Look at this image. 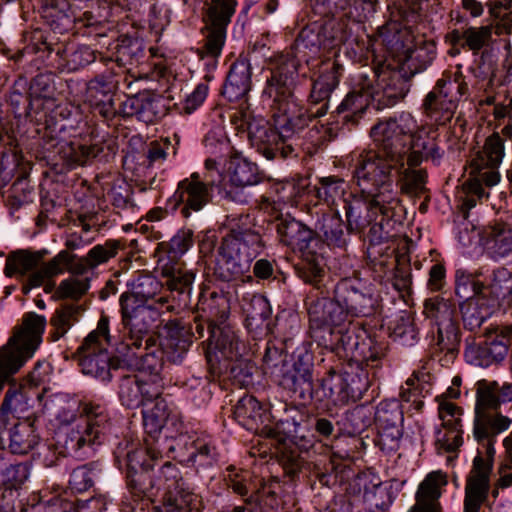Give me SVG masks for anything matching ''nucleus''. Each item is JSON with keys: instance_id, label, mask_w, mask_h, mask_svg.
Instances as JSON below:
<instances>
[{"instance_id": "f257e3e1", "label": "nucleus", "mask_w": 512, "mask_h": 512, "mask_svg": "<svg viewBox=\"0 0 512 512\" xmlns=\"http://www.w3.org/2000/svg\"><path fill=\"white\" fill-rule=\"evenodd\" d=\"M511 401L512 385L500 386L496 381L485 379L476 383L473 436L485 449L486 459L477 455L473 460L465 487L464 512H480L488 497L496 437L512 425V419L498 410L501 404Z\"/></svg>"}, {"instance_id": "f03ea898", "label": "nucleus", "mask_w": 512, "mask_h": 512, "mask_svg": "<svg viewBox=\"0 0 512 512\" xmlns=\"http://www.w3.org/2000/svg\"><path fill=\"white\" fill-rule=\"evenodd\" d=\"M416 129L417 121L409 113L379 121L370 131L375 149L358 154L354 166L362 175L372 174L394 184L393 172L405 166V157Z\"/></svg>"}, {"instance_id": "7ed1b4c3", "label": "nucleus", "mask_w": 512, "mask_h": 512, "mask_svg": "<svg viewBox=\"0 0 512 512\" xmlns=\"http://www.w3.org/2000/svg\"><path fill=\"white\" fill-rule=\"evenodd\" d=\"M354 178L360 195L344 199L346 229L348 233H360L376 219L378 214L391 217L398 204L394 185L375 175H362L354 166Z\"/></svg>"}, {"instance_id": "20e7f679", "label": "nucleus", "mask_w": 512, "mask_h": 512, "mask_svg": "<svg viewBox=\"0 0 512 512\" xmlns=\"http://www.w3.org/2000/svg\"><path fill=\"white\" fill-rule=\"evenodd\" d=\"M307 114L306 110H299L296 116L284 115L278 130L270 127L264 118L255 117L248 109L235 114L234 121L240 120L239 127L247 130L251 145L266 159H287L298 156L293 136L311 121Z\"/></svg>"}, {"instance_id": "39448f33", "label": "nucleus", "mask_w": 512, "mask_h": 512, "mask_svg": "<svg viewBox=\"0 0 512 512\" xmlns=\"http://www.w3.org/2000/svg\"><path fill=\"white\" fill-rule=\"evenodd\" d=\"M167 338L163 348H156L143 355H136L132 348V340L127 336L126 341L121 342L122 359L128 363L125 369L139 372L150 377V384L163 385L161 371L164 366V355L168 361L180 364L187 355L192 344V325L183 318L170 320L166 323Z\"/></svg>"}, {"instance_id": "423d86ee", "label": "nucleus", "mask_w": 512, "mask_h": 512, "mask_svg": "<svg viewBox=\"0 0 512 512\" xmlns=\"http://www.w3.org/2000/svg\"><path fill=\"white\" fill-rule=\"evenodd\" d=\"M250 223L249 215L242 216L223 238L214 268L219 279L228 282L241 278L262 251V237L259 232L247 227Z\"/></svg>"}, {"instance_id": "0eeeda50", "label": "nucleus", "mask_w": 512, "mask_h": 512, "mask_svg": "<svg viewBox=\"0 0 512 512\" xmlns=\"http://www.w3.org/2000/svg\"><path fill=\"white\" fill-rule=\"evenodd\" d=\"M47 29H35L32 32L28 49L38 54L50 64L59 60H68V32L76 23V17L67 0H47L42 11Z\"/></svg>"}, {"instance_id": "6e6552de", "label": "nucleus", "mask_w": 512, "mask_h": 512, "mask_svg": "<svg viewBox=\"0 0 512 512\" xmlns=\"http://www.w3.org/2000/svg\"><path fill=\"white\" fill-rule=\"evenodd\" d=\"M111 336L109 333V318L102 315L95 330L91 331L77 348L79 366L83 374L102 382H110L125 366L122 359L121 343L113 353L108 352Z\"/></svg>"}, {"instance_id": "1a4fd4ad", "label": "nucleus", "mask_w": 512, "mask_h": 512, "mask_svg": "<svg viewBox=\"0 0 512 512\" xmlns=\"http://www.w3.org/2000/svg\"><path fill=\"white\" fill-rule=\"evenodd\" d=\"M47 254L46 249L11 251L5 260L4 274L19 279L22 293L28 295L33 288L41 287L47 278L62 274L63 263H69L73 258L67 251H60L51 260L44 262Z\"/></svg>"}, {"instance_id": "9d476101", "label": "nucleus", "mask_w": 512, "mask_h": 512, "mask_svg": "<svg viewBox=\"0 0 512 512\" xmlns=\"http://www.w3.org/2000/svg\"><path fill=\"white\" fill-rule=\"evenodd\" d=\"M191 244L192 229L189 228L180 229L169 242L160 244L167 251L170 261L173 262L167 281L173 302V304L167 305L169 312H189L191 309L192 271L180 261Z\"/></svg>"}, {"instance_id": "9b49d317", "label": "nucleus", "mask_w": 512, "mask_h": 512, "mask_svg": "<svg viewBox=\"0 0 512 512\" xmlns=\"http://www.w3.org/2000/svg\"><path fill=\"white\" fill-rule=\"evenodd\" d=\"M469 87L460 70L444 72L422 102L424 115L438 125H445L453 118L461 98Z\"/></svg>"}, {"instance_id": "f8f14e48", "label": "nucleus", "mask_w": 512, "mask_h": 512, "mask_svg": "<svg viewBox=\"0 0 512 512\" xmlns=\"http://www.w3.org/2000/svg\"><path fill=\"white\" fill-rule=\"evenodd\" d=\"M237 0H205L204 27L201 29L203 44L198 54L214 66L215 58L221 54L226 39L227 26L235 13Z\"/></svg>"}, {"instance_id": "ddd939ff", "label": "nucleus", "mask_w": 512, "mask_h": 512, "mask_svg": "<svg viewBox=\"0 0 512 512\" xmlns=\"http://www.w3.org/2000/svg\"><path fill=\"white\" fill-rule=\"evenodd\" d=\"M423 314L437 327L436 335L433 337L434 345L453 359L460 346V329L455 303L439 295L427 298L424 301Z\"/></svg>"}, {"instance_id": "4468645a", "label": "nucleus", "mask_w": 512, "mask_h": 512, "mask_svg": "<svg viewBox=\"0 0 512 512\" xmlns=\"http://www.w3.org/2000/svg\"><path fill=\"white\" fill-rule=\"evenodd\" d=\"M169 303L167 296H157L148 301L125 302L120 306L122 324L132 344L139 349L145 341L148 350L154 340L149 332L153 323L160 319L161 309Z\"/></svg>"}, {"instance_id": "2eb2a0df", "label": "nucleus", "mask_w": 512, "mask_h": 512, "mask_svg": "<svg viewBox=\"0 0 512 512\" xmlns=\"http://www.w3.org/2000/svg\"><path fill=\"white\" fill-rule=\"evenodd\" d=\"M306 305L311 338L318 345H331V332L347 323L336 293L333 298L310 296Z\"/></svg>"}, {"instance_id": "dca6fc26", "label": "nucleus", "mask_w": 512, "mask_h": 512, "mask_svg": "<svg viewBox=\"0 0 512 512\" xmlns=\"http://www.w3.org/2000/svg\"><path fill=\"white\" fill-rule=\"evenodd\" d=\"M156 485V496L161 489L165 490L163 505L159 512H192V490L189 477L181 475L175 465L165 462L157 474L151 475Z\"/></svg>"}, {"instance_id": "f3484780", "label": "nucleus", "mask_w": 512, "mask_h": 512, "mask_svg": "<svg viewBox=\"0 0 512 512\" xmlns=\"http://www.w3.org/2000/svg\"><path fill=\"white\" fill-rule=\"evenodd\" d=\"M115 378L118 379V397L123 406L129 409L146 407L152 403L160 393L163 385L150 384L142 380L133 371L123 369Z\"/></svg>"}, {"instance_id": "a211bd4d", "label": "nucleus", "mask_w": 512, "mask_h": 512, "mask_svg": "<svg viewBox=\"0 0 512 512\" xmlns=\"http://www.w3.org/2000/svg\"><path fill=\"white\" fill-rule=\"evenodd\" d=\"M207 331L208 343L202 344L205 358L211 370L223 373L221 357L225 360H233L240 355L237 336L232 328L225 324L215 325Z\"/></svg>"}, {"instance_id": "6ab92c4d", "label": "nucleus", "mask_w": 512, "mask_h": 512, "mask_svg": "<svg viewBox=\"0 0 512 512\" xmlns=\"http://www.w3.org/2000/svg\"><path fill=\"white\" fill-rule=\"evenodd\" d=\"M166 113L164 98L150 90L140 91L121 101V117H136L145 124L158 122Z\"/></svg>"}, {"instance_id": "aec40b11", "label": "nucleus", "mask_w": 512, "mask_h": 512, "mask_svg": "<svg viewBox=\"0 0 512 512\" xmlns=\"http://www.w3.org/2000/svg\"><path fill=\"white\" fill-rule=\"evenodd\" d=\"M414 72L408 71L404 65L397 68L383 66L377 72L376 96L383 106L390 107L404 99L410 90V81Z\"/></svg>"}, {"instance_id": "412c9836", "label": "nucleus", "mask_w": 512, "mask_h": 512, "mask_svg": "<svg viewBox=\"0 0 512 512\" xmlns=\"http://www.w3.org/2000/svg\"><path fill=\"white\" fill-rule=\"evenodd\" d=\"M510 345V330L495 329L489 332L484 341L479 343H467L465 357L468 362L480 367H488L502 361L508 352Z\"/></svg>"}, {"instance_id": "4be33fe9", "label": "nucleus", "mask_w": 512, "mask_h": 512, "mask_svg": "<svg viewBox=\"0 0 512 512\" xmlns=\"http://www.w3.org/2000/svg\"><path fill=\"white\" fill-rule=\"evenodd\" d=\"M504 141L498 133L486 138L484 145L470 162V169L480 173L486 186H494L500 180L498 168L504 158Z\"/></svg>"}, {"instance_id": "5701e85b", "label": "nucleus", "mask_w": 512, "mask_h": 512, "mask_svg": "<svg viewBox=\"0 0 512 512\" xmlns=\"http://www.w3.org/2000/svg\"><path fill=\"white\" fill-rule=\"evenodd\" d=\"M230 310L228 298L218 293L216 290L204 288L199 295L197 303V311L202 312L199 316L194 318L196 323V332L198 337L204 336L205 329H211V327L224 324L228 318Z\"/></svg>"}, {"instance_id": "b1692460", "label": "nucleus", "mask_w": 512, "mask_h": 512, "mask_svg": "<svg viewBox=\"0 0 512 512\" xmlns=\"http://www.w3.org/2000/svg\"><path fill=\"white\" fill-rule=\"evenodd\" d=\"M298 71V61L289 55L277 58L271 76L267 80L265 93L275 102L288 103L292 97V88Z\"/></svg>"}, {"instance_id": "393cba45", "label": "nucleus", "mask_w": 512, "mask_h": 512, "mask_svg": "<svg viewBox=\"0 0 512 512\" xmlns=\"http://www.w3.org/2000/svg\"><path fill=\"white\" fill-rule=\"evenodd\" d=\"M338 302L342 306L347 323L354 317L368 316L374 312V299L371 294L359 290L351 280L342 279L335 288Z\"/></svg>"}, {"instance_id": "a878e982", "label": "nucleus", "mask_w": 512, "mask_h": 512, "mask_svg": "<svg viewBox=\"0 0 512 512\" xmlns=\"http://www.w3.org/2000/svg\"><path fill=\"white\" fill-rule=\"evenodd\" d=\"M39 441L34 422L16 420L0 425V448L9 449L12 454L23 455L32 450Z\"/></svg>"}, {"instance_id": "bb28decb", "label": "nucleus", "mask_w": 512, "mask_h": 512, "mask_svg": "<svg viewBox=\"0 0 512 512\" xmlns=\"http://www.w3.org/2000/svg\"><path fill=\"white\" fill-rule=\"evenodd\" d=\"M343 27H336L334 20H325L318 31L303 28L296 39V46L298 49H308L313 54L318 53L322 47L330 49L338 46L348 39Z\"/></svg>"}, {"instance_id": "cd10ccee", "label": "nucleus", "mask_w": 512, "mask_h": 512, "mask_svg": "<svg viewBox=\"0 0 512 512\" xmlns=\"http://www.w3.org/2000/svg\"><path fill=\"white\" fill-rule=\"evenodd\" d=\"M120 96L116 93V84L104 76H97L89 85V103L94 112L101 117L111 120L121 116Z\"/></svg>"}, {"instance_id": "c85d7f7f", "label": "nucleus", "mask_w": 512, "mask_h": 512, "mask_svg": "<svg viewBox=\"0 0 512 512\" xmlns=\"http://www.w3.org/2000/svg\"><path fill=\"white\" fill-rule=\"evenodd\" d=\"M151 404H153L151 408L142 411L143 426L148 434V439L155 444H161L160 435L162 432H169L182 419L178 414L169 411L168 404L162 397V393Z\"/></svg>"}, {"instance_id": "c756f323", "label": "nucleus", "mask_w": 512, "mask_h": 512, "mask_svg": "<svg viewBox=\"0 0 512 512\" xmlns=\"http://www.w3.org/2000/svg\"><path fill=\"white\" fill-rule=\"evenodd\" d=\"M81 414L85 416V428L83 430L89 442V447L104 444L112 434L113 423L108 410L99 405L85 403Z\"/></svg>"}, {"instance_id": "7c9ffc66", "label": "nucleus", "mask_w": 512, "mask_h": 512, "mask_svg": "<svg viewBox=\"0 0 512 512\" xmlns=\"http://www.w3.org/2000/svg\"><path fill=\"white\" fill-rule=\"evenodd\" d=\"M314 11L326 18L334 20L336 27L344 26V35L349 37V24L360 22L355 0H312Z\"/></svg>"}, {"instance_id": "2f4dec72", "label": "nucleus", "mask_w": 512, "mask_h": 512, "mask_svg": "<svg viewBox=\"0 0 512 512\" xmlns=\"http://www.w3.org/2000/svg\"><path fill=\"white\" fill-rule=\"evenodd\" d=\"M120 247L119 240H107L104 244H98L90 249L85 257L70 254L73 258L69 263H63V268H66L71 274L83 275L89 269H93L115 257Z\"/></svg>"}, {"instance_id": "473e14b6", "label": "nucleus", "mask_w": 512, "mask_h": 512, "mask_svg": "<svg viewBox=\"0 0 512 512\" xmlns=\"http://www.w3.org/2000/svg\"><path fill=\"white\" fill-rule=\"evenodd\" d=\"M480 240L493 259H501L512 253V227L508 223L495 222L484 227Z\"/></svg>"}, {"instance_id": "72a5a7b5", "label": "nucleus", "mask_w": 512, "mask_h": 512, "mask_svg": "<svg viewBox=\"0 0 512 512\" xmlns=\"http://www.w3.org/2000/svg\"><path fill=\"white\" fill-rule=\"evenodd\" d=\"M251 65L247 58L236 60L230 67L222 94L229 101H237L251 89Z\"/></svg>"}, {"instance_id": "f704fd0d", "label": "nucleus", "mask_w": 512, "mask_h": 512, "mask_svg": "<svg viewBox=\"0 0 512 512\" xmlns=\"http://www.w3.org/2000/svg\"><path fill=\"white\" fill-rule=\"evenodd\" d=\"M276 229L283 244L301 252L309 248V244L314 238V232L310 228L290 217L278 219Z\"/></svg>"}, {"instance_id": "c9c22d12", "label": "nucleus", "mask_w": 512, "mask_h": 512, "mask_svg": "<svg viewBox=\"0 0 512 512\" xmlns=\"http://www.w3.org/2000/svg\"><path fill=\"white\" fill-rule=\"evenodd\" d=\"M241 307L245 314V325L250 332L268 329L272 309L266 297L260 294L244 296Z\"/></svg>"}, {"instance_id": "e433bc0d", "label": "nucleus", "mask_w": 512, "mask_h": 512, "mask_svg": "<svg viewBox=\"0 0 512 512\" xmlns=\"http://www.w3.org/2000/svg\"><path fill=\"white\" fill-rule=\"evenodd\" d=\"M447 480L441 472H432L420 484L416 493V504L409 512H438L440 486L446 485Z\"/></svg>"}, {"instance_id": "4c0bfd02", "label": "nucleus", "mask_w": 512, "mask_h": 512, "mask_svg": "<svg viewBox=\"0 0 512 512\" xmlns=\"http://www.w3.org/2000/svg\"><path fill=\"white\" fill-rule=\"evenodd\" d=\"M129 291L123 292L119 298V305H125V302L148 301L157 296L163 289V284L152 274H139L131 282L127 283Z\"/></svg>"}, {"instance_id": "58836bf2", "label": "nucleus", "mask_w": 512, "mask_h": 512, "mask_svg": "<svg viewBox=\"0 0 512 512\" xmlns=\"http://www.w3.org/2000/svg\"><path fill=\"white\" fill-rule=\"evenodd\" d=\"M459 307L464 326L471 331L480 328L483 322L497 310L494 302H490L483 293L462 301Z\"/></svg>"}, {"instance_id": "ea45409f", "label": "nucleus", "mask_w": 512, "mask_h": 512, "mask_svg": "<svg viewBox=\"0 0 512 512\" xmlns=\"http://www.w3.org/2000/svg\"><path fill=\"white\" fill-rule=\"evenodd\" d=\"M343 67L337 61H326L321 74L314 81L310 98L313 103L328 100L332 91L338 86Z\"/></svg>"}, {"instance_id": "a19ab883", "label": "nucleus", "mask_w": 512, "mask_h": 512, "mask_svg": "<svg viewBox=\"0 0 512 512\" xmlns=\"http://www.w3.org/2000/svg\"><path fill=\"white\" fill-rule=\"evenodd\" d=\"M315 229L328 245L338 248L346 247L347 237L344 232V222L338 211L323 214L317 220Z\"/></svg>"}, {"instance_id": "79ce46f5", "label": "nucleus", "mask_w": 512, "mask_h": 512, "mask_svg": "<svg viewBox=\"0 0 512 512\" xmlns=\"http://www.w3.org/2000/svg\"><path fill=\"white\" fill-rule=\"evenodd\" d=\"M147 448L138 447L136 451L131 454L127 464H124L126 479L135 477L139 471L154 470L153 462L162 457L161 444H155L149 439H146Z\"/></svg>"}, {"instance_id": "37998d69", "label": "nucleus", "mask_w": 512, "mask_h": 512, "mask_svg": "<svg viewBox=\"0 0 512 512\" xmlns=\"http://www.w3.org/2000/svg\"><path fill=\"white\" fill-rule=\"evenodd\" d=\"M115 49L116 62L119 66L139 64L145 58L144 40L136 35H120Z\"/></svg>"}, {"instance_id": "c03bdc74", "label": "nucleus", "mask_w": 512, "mask_h": 512, "mask_svg": "<svg viewBox=\"0 0 512 512\" xmlns=\"http://www.w3.org/2000/svg\"><path fill=\"white\" fill-rule=\"evenodd\" d=\"M228 171L231 183L238 187L255 185L260 181L257 165L238 152L230 156Z\"/></svg>"}, {"instance_id": "a18cd8bd", "label": "nucleus", "mask_w": 512, "mask_h": 512, "mask_svg": "<svg viewBox=\"0 0 512 512\" xmlns=\"http://www.w3.org/2000/svg\"><path fill=\"white\" fill-rule=\"evenodd\" d=\"M84 311L85 307L82 304L75 302L62 303L50 319V324L54 328L53 340H59L63 337L79 321Z\"/></svg>"}, {"instance_id": "49530a36", "label": "nucleus", "mask_w": 512, "mask_h": 512, "mask_svg": "<svg viewBox=\"0 0 512 512\" xmlns=\"http://www.w3.org/2000/svg\"><path fill=\"white\" fill-rule=\"evenodd\" d=\"M205 169L207 173L200 179L198 173H194V211L200 210L211 200V188L219 179L217 161L213 158L205 160Z\"/></svg>"}, {"instance_id": "de8ad7c7", "label": "nucleus", "mask_w": 512, "mask_h": 512, "mask_svg": "<svg viewBox=\"0 0 512 512\" xmlns=\"http://www.w3.org/2000/svg\"><path fill=\"white\" fill-rule=\"evenodd\" d=\"M483 295L490 302H494L498 309L503 302L512 301V275L506 268H498L493 272L492 281L489 285H484Z\"/></svg>"}, {"instance_id": "09e8293b", "label": "nucleus", "mask_w": 512, "mask_h": 512, "mask_svg": "<svg viewBox=\"0 0 512 512\" xmlns=\"http://www.w3.org/2000/svg\"><path fill=\"white\" fill-rule=\"evenodd\" d=\"M184 428L183 421H179V424L172 429L175 430L176 435L167 432L164 434L163 441H160L162 451L166 449L167 453H173V458L180 463L192 461V443L189 442L190 436Z\"/></svg>"}, {"instance_id": "8fccbe9b", "label": "nucleus", "mask_w": 512, "mask_h": 512, "mask_svg": "<svg viewBox=\"0 0 512 512\" xmlns=\"http://www.w3.org/2000/svg\"><path fill=\"white\" fill-rule=\"evenodd\" d=\"M386 353L387 345L384 342H378L374 338L364 335L351 358L368 367L377 368L381 365Z\"/></svg>"}, {"instance_id": "3c124183", "label": "nucleus", "mask_w": 512, "mask_h": 512, "mask_svg": "<svg viewBox=\"0 0 512 512\" xmlns=\"http://www.w3.org/2000/svg\"><path fill=\"white\" fill-rule=\"evenodd\" d=\"M264 410L260 402L253 396L242 397L234 408L235 419L247 429H257L259 423H262Z\"/></svg>"}, {"instance_id": "603ef678", "label": "nucleus", "mask_w": 512, "mask_h": 512, "mask_svg": "<svg viewBox=\"0 0 512 512\" xmlns=\"http://www.w3.org/2000/svg\"><path fill=\"white\" fill-rule=\"evenodd\" d=\"M102 474L103 468L99 461L80 465L70 473L69 488L75 492H84L91 488Z\"/></svg>"}, {"instance_id": "864d4df0", "label": "nucleus", "mask_w": 512, "mask_h": 512, "mask_svg": "<svg viewBox=\"0 0 512 512\" xmlns=\"http://www.w3.org/2000/svg\"><path fill=\"white\" fill-rule=\"evenodd\" d=\"M250 480L251 476L248 472H238L232 466L227 469V475L225 476L227 486L232 489L234 493L246 497L244 502L248 505L257 504L259 502L261 490L265 487V483H262L260 488L256 489L255 492L248 496Z\"/></svg>"}, {"instance_id": "5fc2aeb1", "label": "nucleus", "mask_w": 512, "mask_h": 512, "mask_svg": "<svg viewBox=\"0 0 512 512\" xmlns=\"http://www.w3.org/2000/svg\"><path fill=\"white\" fill-rule=\"evenodd\" d=\"M352 324L346 323L344 326L334 329L331 332V345H321L324 348L331 350H343L347 356L352 357L356 348L358 347L361 335L357 334L356 327Z\"/></svg>"}, {"instance_id": "6e6d98bb", "label": "nucleus", "mask_w": 512, "mask_h": 512, "mask_svg": "<svg viewBox=\"0 0 512 512\" xmlns=\"http://www.w3.org/2000/svg\"><path fill=\"white\" fill-rule=\"evenodd\" d=\"M315 190L317 198L331 207L346 194L347 185L343 178L327 176L318 180Z\"/></svg>"}, {"instance_id": "4d7b16f0", "label": "nucleus", "mask_w": 512, "mask_h": 512, "mask_svg": "<svg viewBox=\"0 0 512 512\" xmlns=\"http://www.w3.org/2000/svg\"><path fill=\"white\" fill-rule=\"evenodd\" d=\"M370 94L361 91L349 93L337 107L339 114H344L343 120L357 123L358 119L369 106Z\"/></svg>"}, {"instance_id": "13d9d810", "label": "nucleus", "mask_w": 512, "mask_h": 512, "mask_svg": "<svg viewBox=\"0 0 512 512\" xmlns=\"http://www.w3.org/2000/svg\"><path fill=\"white\" fill-rule=\"evenodd\" d=\"M410 149H417L424 154L425 159H431L434 162H439L442 158L444 151L440 149L436 136L425 129H416L413 132L410 141Z\"/></svg>"}, {"instance_id": "bf43d9fd", "label": "nucleus", "mask_w": 512, "mask_h": 512, "mask_svg": "<svg viewBox=\"0 0 512 512\" xmlns=\"http://www.w3.org/2000/svg\"><path fill=\"white\" fill-rule=\"evenodd\" d=\"M192 209V180L185 178L178 183L174 194L168 199L167 210L179 211L183 219H187Z\"/></svg>"}, {"instance_id": "052dcab7", "label": "nucleus", "mask_w": 512, "mask_h": 512, "mask_svg": "<svg viewBox=\"0 0 512 512\" xmlns=\"http://www.w3.org/2000/svg\"><path fill=\"white\" fill-rule=\"evenodd\" d=\"M400 190L409 196H418L425 191L427 172L424 169L402 168L398 172Z\"/></svg>"}, {"instance_id": "680f3d73", "label": "nucleus", "mask_w": 512, "mask_h": 512, "mask_svg": "<svg viewBox=\"0 0 512 512\" xmlns=\"http://www.w3.org/2000/svg\"><path fill=\"white\" fill-rule=\"evenodd\" d=\"M292 391L303 401H310L314 396L312 371L309 366L301 367L295 363L292 375Z\"/></svg>"}, {"instance_id": "e2e57ef3", "label": "nucleus", "mask_w": 512, "mask_h": 512, "mask_svg": "<svg viewBox=\"0 0 512 512\" xmlns=\"http://www.w3.org/2000/svg\"><path fill=\"white\" fill-rule=\"evenodd\" d=\"M484 284L473 274L457 270L455 275V294L458 298L468 300L482 294Z\"/></svg>"}, {"instance_id": "0e129e2a", "label": "nucleus", "mask_w": 512, "mask_h": 512, "mask_svg": "<svg viewBox=\"0 0 512 512\" xmlns=\"http://www.w3.org/2000/svg\"><path fill=\"white\" fill-rule=\"evenodd\" d=\"M363 498L370 512H385L391 504L389 492L381 482L365 486Z\"/></svg>"}, {"instance_id": "69168bd1", "label": "nucleus", "mask_w": 512, "mask_h": 512, "mask_svg": "<svg viewBox=\"0 0 512 512\" xmlns=\"http://www.w3.org/2000/svg\"><path fill=\"white\" fill-rule=\"evenodd\" d=\"M69 143L71 153L63 155L61 158L69 166L85 165L90 160L98 157L104 151V147L101 144L84 145L75 142Z\"/></svg>"}, {"instance_id": "338daca9", "label": "nucleus", "mask_w": 512, "mask_h": 512, "mask_svg": "<svg viewBox=\"0 0 512 512\" xmlns=\"http://www.w3.org/2000/svg\"><path fill=\"white\" fill-rule=\"evenodd\" d=\"M492 36V25L468 27L464 30V43L461 46L476 53L492 43Z\"/></svg>"}, {"instance_id": "774afa93", "label": "nucleus", "mask_w": 512, "mask_h": 512, "mask_svg": "<svg viewBox=\"0 0 512 512\" xmlns=\"http://www.w3.org/2000/svg\"><path fill=\"white\" fill-rule=\"evenodd\" d=\"M90 288V279L67 278L62 280L56 289L57 299H72L78 301L88 292Z\"/></svg>"}]
</instances>
